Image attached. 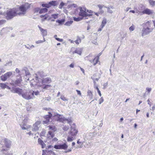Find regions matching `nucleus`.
<instances>
[{
    "label": "nucleus",
    "mask_w": 155,
    "mask_h": 155,
    "mask_svg": "<svg viewBox=\"0 0 155 155\" xmlns=\"http://www.w3.org/2000/svg\"><path fill=\"white\" fill-rule=\"evenodd\" d=\"M35 78H33L30 81L31 86H36L38 89L41 91L44 92L51 87L52 86L48 84L52 82L51 79L49 77L41 79L44 77L43 72L39 71L33 75Z\"/></svg>",
    "instance_id": "nucleus-1"
},
{
    "label": "nucleus",
    "mask_w": 155,
    "mask_h": 155,
    "mask_svg": "<svg viewBox=\"0 0 155 155\" xmlns=\"http://www.w3.org/2000/svg\"><path fill=\"white\" fill-rule=\"evenodd\" d=\"M30 4L26 3L16 8L17 15L21 16L25 15L27 11L30 8Z\"/></svg>",
    "instance_id": "nucleus-2"
},
{
    "label": "nucleus",
    "mask_w": 155,
    "mask_h": 155,
    "mask_svg": "<svg viewBox=\"0 0 155 155\" xmlns=\"http://www.w3.org/2000/svg\"><path fill=\"white\" fill-rule=\"evenodd\" d=\"M53 116L54 117V119H55L57 121L62 122L65 120L63 116L58 114L57 113L52 112V113H49L48 115L45 116V117L46 119V120L44 121V123L46 124L49 122L50 118Z\"/></svg>",
    "instance_id": "nucleus-3"
},
{
    "label": "nucleus",
    "mask_w": 155,
    "mask_h": 155,
    "mask_svg": "<svg viewBox=\"0 0 155 155\" xmlns=\"http://www.w3.org/2000/svg\"><path fill=\"white\" fill-rule=\"evenodd\" d=\"M16 8L8 9L6 12L3 14V17L7 19H11L17 15Z\"/></svg>",
    "instance_id": "nucleus-4"
},
{
    "label": "nucleus",
    "mask_w": 155,
    "mask_h": 155,
    "mask_svg": "<svg viewBox=\"0 0 155 155\" xmlns=\"http://www.w3.org/2000/svg\"><path fill=\"white\" fill-rule=\"evenodd\" d=\"M152 24V22L151 21H147L144 24L145 27L142 30V36L147 35L152 31L153 28L151 27Z\"/></svg>",
    "instance_id": "nucleus-5"
},
{
    "label": "nucleus",
    "mask_w": 155,
    "mask_h": 155,
    "mask_svg": "<svg viewBox=\"0 0 155 155\" xmlns=\"http://www.w3.org/2000/svg\"><path fill=\"white\" fill-rule=\"evenodd\" d=\"M80 12L79 13V15L83 18L86 17L88 16L91 18L92 16V14L93 11L90 10H88L85 7L79 8Z\"/></svg>",
    "instance_id": "nucleus-6"
},
{
    "label": "nucleus",
    "mask_w": 155,
    "mask_h": 155,
    "mask_svg": "<svg viewBox=\"0 0 155 155\" xmlns=\"http://www.w3.org/2000/svg\"><path fill=\"white\" fill-rule=\"evenodd\" d=\"M32 94L31 91L23 90L21 96L25 99L29 100L33 99V95Z\"/></svg>",
    "instance_id": "nucleus-7"
},
{
    "label": "nucleus",
    "mask_w": 155,
    "mask_h": 155,
    "mask_svg": "<svg viewBox=\"0 0 155 155\" xmlns=\"http://www.w3.org/2000/svg\"><path fill=\"white\" fill-rule=\"evenodd\" d=\"M86 60H89L91 62L93 63L94 65H95L97 63L99 59V56H97L93 59V55L90 54L85 58Z\"/></svg>",
    "instance_id": "nucleus-8"
},
{
    "label": "nucleus",
    "mask_w": 155,
    "mask_h": 155,
    "mask_svg": "<svg viewBox=\"0 0 155 155\" xmlns=\"http://www.w3.org/2000/svg\"><path fill=\"white\" fill-rule=\"evenodd\" d=\"M48 127L50 130L48 131L47 137L48 138L51 139L54 136V132L56 130V129L54 126H49Z\"/></svg>",
    "instance_id": "nucleus-9"
},
{
    "label": "nucleus",
    "mask_w": 155,
    "mask_h": 155,
    "mask_svg": "<svg viewBox=\"0 0 155 155\" xmlns=\"http://www.w3.org/2000/svg\"><path fill=\"white\" fill-rule=\"evenodd\" d=\"M12 74L13 73L12 71H8L4 75L1 76V79L3 81H6L7 79L11 77L12 76Z\"/></svg>",
    "instance_id": "nucleus-10"
},
{
    "label": "nucleus",
    "mask_w": 155,
    "mask_h": 155,
    "mask_svg": "<svg viewBox=\"0 0 155 155\" xmlns=\"http://www.w3.org/2000/svg\"><path fill=\"white\" fill-rule=\"evenodd\" d=\"M28 120V117H26L23 120V121L22 123L20 124L22 129L28 130L29 128H30V126L27 125L26 123Z\"/></svg>",
    "instance_id": "nucleus-11"
},
{
    "label": "nucleus",
    "mask_w": 155,
    "mask_h": 155,
    "mask_svg": "<svg viewBox=\"0 0 155 155\" xmlns=\"http://www.w3.org/2000/svg\"><path fill=\"white\" fill-rule=\"evenodd\" d=\"M75 125L73 124L71 127V130L69 133V134L72 136L73 137H75L78 133V131L76 129Z\"/></svg>",
    "instance_id": "nucleus-12"
},
{
    "label": "nucleus",
    "mask_w": 155,
    "mask_h": 155,
    "mask_svg": "<svg viewBox=\"0 0 155 155\" xmlns=\"http://www.w3.org/2000/svg\"><path fill=\"white\" fill-rule=\"evenodd\" d=\"M23 90L19 87H13L12 88L11 91L14 93H17L20 95H21Z\"/></svg>",
    "instance_id": "nucleus-13"
},
{
    "label": "nucleus",
    "mask_w": 155,
    "mask_h": 155,
    "mask_svg": "<svg viewBox=\"0 0 155 155\" xmlns=\"http://www.w3.org/2000/svg\"><path fill=\"white\" fill-rule=\"evenodd\" d=\"M68 147L66 143H64L62 144L55 145L54 148L56 149H63L65 150Z\"/></svg>",
    "instance_id": "nucleus-14"
},
{
    "label": "nucleus",
    "mask_w": 155,
    "mask_h": 155,
    "mask_svg": "<svg viewBox=\"0 0 155 155\" xmlns=\"http://www.w3.org/2000/svg\"><path fill=\"white\" fill-rule=\"evenodd\" d=\"M40 121H37L34 124L33 126L32 130L33 131L36 132L37 131L38 129V126L40 124Z\"/></svg>",
    "instance_id": "nucleus-15"
},
{
    "label": "nucleus",
    "mask_w": 155,
    "mask_h": 155,
    "mask_svg": "<svg viewBox=\"0 0 155 155\" xmlns=\"http://www.w3.org/2000/svg\"><path fill=\"white\" fill-rule=\"evenodd\" d=\"M142 13L143 14H146L148 15H152L154 13L153 10L148 8L145 9L142 12Z\"/></svg>",
    "instance_id": "nucleus-16"
},
{
    "label": "nucleus",
    "mask_w": 155,
    "mask_h": 155,
    "mask_svg": "<svg viewBox=\"0 0 155 155\" xmlns=\"http://www.w3.org/2000/svg\"><path fill=\"white\" fill-rule=\"evenodd\" d=\"M38 27L40 31L41 34L44 38L45 36H46L47 35V30L46 29H43L39 26H38Z\"/></svg>",
    "instance_id": "nucleus-17"
},
{
    "label": "nucleus",
    "mask_w": 155,
    "mask_h": 155,
    "mask_svg": "<svg viewBox=\"0 0 155 155\" xmlns=\"http://www.w3.org/2000/svg\"><path fill=\"white\" fill-rule=\"evenodd\" d=\"M21 72H22V75L24 74V73H25L26 76L29 75L30 74L29 71L28 70L27 68L26 67L22 68L21 70Z\"/></svg>",
    "instance_id": "nucleus-18"
},
{
    "label": "nucleus",
    "mask_w": 155,
    "mask_h": 155,
    "mask_svg": "<svg viewBox=\"0 0 155 155\" xmlns=\"http://www.w3.org/2000/svg\"><path fill=\"white\" fill-rule=\"evenodd\" d=\"M5 144L6 147L7 148H9L11 145V141L8 140L7 139H5Z\"/></svg>",
    "instance_id": "nucleus-19"
},
{
    "label": "nucleus",
    "mask_w": 155,
    "mask_h": 155,
    "mask_svg": "<svg viewBox=\"0 0 155 155\" xmlns=\"http://www.w3.org/2000/svg\"><path fill=\"white\" fill-rule=\"evenodd\" d=\"M97 6L99 8V13H101V14H103L104 12V11L103 10L102 8L104 7L106 8L104 5L102 4H99L97 5Z\"/></svg>",
    "instance_id": "nucleus-20"
},
{
    "label": "nucleus",
    "mask_w": 155,
    "mask_h": 155,
    "mask_svg": "<svg viewBox=\"0 0 155 155\" xmlns=\"http://www.w3.org/2000/svg\"><path fill=\"white\" fill-rule=\"evenodd\" d=\"M38 143L39 144H40L42 148H44L45 147V144L40 138H38Z\"/></svg>",
    "instance_id": "nucleus-21"
},
{
    "label": "nucleus",
    "mask_w": 155,
    "mask_h": 155,
    "mask_svg": "<svg viewBox=\"0 0 155 155\" xmlns=\"http://www.w3.org/2000/svg\"><path fill=\"white\" fill-rule=\"evenodd\" d=\"M107 23V19L104 18H103V19L102 21L101 25L100 26V27H101V28H103V27L105 26Z\"/></svg>",
    "instance_id": "nucleus-22"
},
{
    "label": "nucleus",
    "mask_w": 155,
    "mask_h": 155,
    "mask_svg": "<svg viewBox=\"0 0 155 155\" xmlns=\"http://www.w3.org/2000/svg\"><path fill=\"white\" fill-rule=\"evenodd\" d=\"M82 48H77L76 50L73 52V53H76L81 55L82 53Z\"/></svg>",
    "instance_id": "nucleus-23"
},
{
    "label": "nucleus",
    "mask_w": 155,
    "mask_h": 155,
    "mask_svg": "<svg viewBox=\"0 0 155 155\" xmlns=\"http://www.w3.org/2000/svg\"><path fill=\"white\" fill-rule=\"evenodd\" d=\"M58 14H52L51 15V17H50L49 18L48 20H49L50 19H51L52 18H54V19H56L58 18Z\"/></svg>",
    "instance_id": "nucleus-24"
},
{
    "label": "nucleus",
    "mask_w": 155,
    "mask_h": 155,
    "mask_svg": "<svg viewBox=\"0 0 155 155\" xmlns=\"http://www.w3.org/2000/svg\"><path fill=\"white\" fill-rule=\"evenodd\" d=\"M25 48L29 50H31L35 47L33 45H30L29 44L25 45Z\"/></svg>",
    "instance_id": "nucleus-25"
},
{
    "label": "nucleus",
    "mask_w": 155,
    "mask_h": 155,
    "mask_svg": "<svg viewBox=\"0 0 155 155\" xmlns=\"http://www.w3.org/2000/svg\"><path fill=\"white\" fill-rule=\"evenodd\" d=\"M15 71L16 73L19 74L18 75V76H21L22 75V72H21V71H20L18 68H16L15 70Z\"/></svg>",
    "instance_id": "nucleus-26"
},
{
    "label": "nucleus",
    "mask_w": 155,
    "mask_h": 155,
    "mask_svg": "<svg viewBox=\"0 0 155 155\" xmlns=\"http://www.w3.org/2000/svg\"><path fill=\"white\" fill-rule=\"evenodd\" d=\"M51 7L52 6H55L58 5V3L57 1H52L49 2Z\"/></svg>",
    "instance_id": "nucleus-27"
},
{
    "label": "nucleus",
    "mask_w": 155,
    "mask_h": 155,
    "mask_svg": "<svg viewBox=\"0 0 155 155\" xmlns=\"http://www.w3.org/2000/svg\"><path fill=\"white\" fill-rule=\"evenodd\" d=\"M74 137L69 134L67 138V141L69 142L72 141L74 140Z\"/></svg>",
    "instance_id": "nucleus-28"
},
{
    "label": "nucleus",
    "mask_w": 155,
    "mask_h": 155,
    "mask_svg": "<svg viewBox=\"0 0 155 155\" xmlns=\"http://www.w3.org/2000/svg\"><path fill=\"white\" fill-rule=\"evenodd\" d=\"M48 9L46 8L41 9L40 11V14L45 13L47 12Z\"/></svg>",
    "instance_id": "nucleus-29"
},
{
    "label": "nucleus",
    "mask_w": 155,
    "mask_h": 155,
    "mask_svg": "<svg viewBox=\"0 0 155 155\" xmlns=\"http://www.w3.org/2000/svg\"><path fill=\"white\" fill-rule=\"evenodd\" d=\"M20 78L16 80L15 83L16 84H18L20 83L22 81V78L21 76H19Z\"/></svg>",
    "instance_id": "nucleus-30"
},
{
    "label": "nucleus",
    "mask_w": 155,
    "mask_h": 155,
    "mask_svg": "<svg viewBox=\"0 0 155 155\" xmlns=\"http://www.w3.org/2000/svg\"><path fill=\"white\" fill-rule=\"evenodd\" d=\"M32 94L33 95V99L35 98L34 95L37 96L39 94V92L38 91H31Z\"/></svg>",
    "instance_id": "nucleus-31"
},
{
    "label": "nucleus",
    "mask_w": 155,
    "mask_h": 155,
    "mask_svg": "<svg viewBox=\"0 0 155 155\" xmlns=\"http://www.w3.org/2000/svg\"><path fill=\"white\" fill-rule=\"evenodd\" d=\"M42 6L43 7L47 8H49L51 7V6L49 2L48 3H44L42 5Z\"/></svg>",
    "instance_id": "nucleus-32"
},
{
    "label": "nucleus",
    "mask_w": 155,
    "mask_h": 155,
    "mask_svg": "<svg viewBox=\"0 0 155 155\" xmlns=\"http://www.w3.org/2000/svg\"><path fill=\"white\" fill-rule=\"evenodd\" d=\"M73 22V21H72L71 20V21H68L65 23L64 25H65L68 26H69L72 24Z\"/></svg>",
    "instance_id": "nucleus-33"
},
{
    "label": "nucleus",
    "mask_w": 155,
    "mask_h": 155,
    "mask_svg": "<svg viewBox=\"0 0 155 155\" xmlns=\"http://www.w3.org/2000/svg\"><path fill=\"white\" fill-rule=\"evenodd\" d=\"M135 29V26L133 24H132V25L129 27V30L130 32H132L134 31Z\"/></svg>",
    "instance_id": "nucleus-34"
},
{
    "label": "nucleus",
    "mask_w": 155,
    "mask_h": 155,
    "mask_svg": "<svg viewBox=\"0 0 155 155\" xmlns=\"http://www.w3.org/2000/svg\"><path fill=\"white\" fill-rule=\"evenodd\" d=\"M0 86L2 89H5L7 87V85L4 83H0Z\"/></svg>",
    "instance_id": "nucleus-35"
},
{
    "label": "nucleus",
    "mask_w": 155,
    "mask_h": 155,
    "mask_svg": "<svg viewBox=\"0 0 155 155\" xmlns=\"http://www.w3.org/2000/svg\"><path fill=\"white\" fill-rule=\"evenodd\" d=\"M46 40H45V39L44 38H43V40H38V41H35V43L36 44H39L40 43H43V42H44Z\"/></svg>",
    "instance_id": "nucleus-36"
},
{
    "label": "nucleus",
    "mask_w": 155,
    "mask_h": 155,
    "mask_svg": "<svg viewBox=\"0 0 155 155\" xmlns=\"http://www.w3.org/2000/svg\"><path fill=\"white\" fill-rule=\"evenodd\" d=\"M77 7V5L74 4H71L68 6V8H76Z\"/></svg>",
    "instance_id": "nucleus-37"
},
{
    "label": "nucleus",
    "mask_w": 155,
    "mask_h": 155,
    "mask_svg": "<svg viewBox=\"0 0 155 155\" xmlns=\"http://www.w3.org/2000/svg\"><path fill=\"white\" fill-rule=\"evenodd\" d=\"M64 21L65 20L64 19H62L61 20H58L56 21V22L59 23V24H61L64 23Z\"/></svg>",
    "instance_id": "nucleus-38"
},
{
    "label": "nucleus",
    "mask_w": 155,
    "mask_h": 155,
    "mask_svg": "<svg viewBox=\"0 0 155 155\" xmlns=\"http://www.w3.org/2000/svg\"><path fill=\"white\" fill-rule=\"evenodd\" d=\"M82 19V18L81 17H74V21H81Z\"/></svg>",
    "instance_id": "nucleus-39"
},
{
    "label": "nucleus",
    "mask_w": 155,
    "mask_h": 155,
    "mask_svg": "<svg viewBox=\"0 0 155 155\" xmlns=\"http://www.w3.org/2000/svg\"><path fill=\"white\" fill-rule=\"evenodd\" d=\"M81 40L80 38H78L77 39L74 41L77 44H79L81 42Z\"/></svg>",
    "instance_id": "nucleus-40"
},
{
    "label": "nucleus",
    "mask_w": 155,
    "mask_h": 155,
    "mask_svg": "<svg viewBox=\"0 0 155 155\" xmlns=\"http://www.w3.org/2000/svg\"><path fill=\"white\" fill-rule=\"evenodd\" d=\"M12 65V61H9L7 62L6 64L4 65L5 66H11Z\"/></svg>",
    "instance_id": "nucleus-41"
},
{
    "label": "nucleus",
    "mask_w": 155,
    "mask_h": 155,
    "mask_svg": "<svg viewBox=\"0 0 155 155\" xmlns=\"http://www.w3.org/2000/svg\"><path fill=\"white\" fill-rule=\"evenodd\" d=\"M60 98L64 101H68V99L63 95H61Z\"/></svg>",
    "instance_id": "nucleus-42"
},
{
    "label": "nucleus",
    "mask_w": 155,
    "mask_h": 155,
    "mask_svg": "<svg viewBox=\"0 0 155 155\" xmlns=\"http://www.w3.org/2000/svg\"><path fill=\"white\" fill-rule=\"evenodd\" d=\"M149 3L150 5L154 6L155 4V1H153V0H149Z\"/></svg>",
    "instance_id": "nucleus-43"
},
{
    "label": "nucleus",
    "mask_w": 155,
    "mask_h": 155,
    "mask_svg": "<svg viewBox=\"0 0 155 155\" xmlns=\"http://www.w3.org/2000/svg\"><path fill=\"white\" fill-rule=\"evenodd\" d=\"M40 8H36L34 9V12L35 13H38L39 12L40 14Z\"/></svg>",
    "instance_id": "nucleus-44"
},
{
    "label": "nucleus",
    "mask_w": 155,
    "mask_h": 155,
    "mask_svg": "<svg viewBox=\"0 0 155 155\" xmlns=\"http://www.w3.org/2000/svg\"><path fill=\"white\" fill-rule=\"evenodd\" d=\"M104 101V99L103 98V97H101L99 100V104H101L102 103H103Z\"/></svg>",
    "instance_id": "nucleus-45"
},
{
    "label": "nucleus",
    "mask_w": 155,
    "mask_h": 155,
    "mask_svg": "<svg viewBox=\"0 0 155 155\" xmlns=\"http://www.w3.org/2000/svg\"><path fill=\"white\" fill-rule=\"evenodd\" d=\"M87 94L88 95L90 96L91 98H92V93L91 91L90 90H88L87 91Z\"/></svg>",
    "instance_id": "nucleus-46"
},
{
    "label": "nucleus",
    "mask_w": 155,
    "mask_h": 155,
    "mask_svg": "<svg viewBox=\"0 0 155 155\" xmlns=\"http://www.w3.org/2000/svg\"><path fill=\"white\" fill-rule=\"evenodd\" d=\"M5 71L3 68H0V75L2 73H4Z\"/></svg>",
    "instance_id": "nucleus-47"
},
{
    "label": "nucleus",
    "mask_w": 155,
    "mask_h": 155,
    "mask_svg": "<svg viewBox=\"0 0 155 155\" xmlns=\"http://www.w3.org/2000/svg\"><path fill=\"white\" fill-rule=\"evenodd\" d=\"M64 5L65 4L63 2H61L59 5V8H62Z\"/></svg>",
    "instance_id": "nucleus-48"
},
{
    "label": "nucleus",
    "mask_w": 155,
    "mask_h": 155,
    "mask_svg": "<svg viewBox=\"0 0 155 155\" xmlns=\"http://www.w3.org/2000/svg\"><path fill=\"white\" fill-rule=\"evenodd\" d=\"M146 91L148 92V93H149L152 90V88L151 87H147L146 88Z\"/></svg>",
    "instance_id": "nucleus-49"
},
{
    "label": "nucleus",
    "mask_w": 155,
    "mask_h": 155,
    "mask_svg": "<svg viewBox=\"0 0 155 155\" xmlns=\"http://www.w3.org/2000/svg\"><path fill=\"white\" fill-rule=\"evenodd\" d=\"M95 75H96V74H94L91 77H93V78L94 79V81H98L100 78V77H99L98 78H95Z\"/></svg>",
    "instance_id": "nucleus-50"
},
{
    "label": "nucleus",
    "mask_w": 155,
    "mask_h": 155,
    "mask_svg": "<svg viewBox=\"0 0 155 155\" xmlns=\"http://www.w3.org/2000/svg\"><path fill=\"white\" fill-rule=\"evenodd\" d=\"M91 78L93 80V83H94V87L96 86L97 85L96 84V82L95 81H94V79L93 78V77H91Z\"/></svg>",
    "instance_id": "nucleus-51"
},
{
    "label": "nucleus",
    "mask_w": 155,
    "mask_h": 155,
    "mask_svg": "<svg viewBox=\"0 0 155 155\" xmlns=\"http://www.w3.org/2000/svg\"><path fill=\"white\" fill-rule=\"evenodd\" d=\"M6 22V21L4 20H0V25H2L4 24Z\"/></svg>",
    "instance_id": "nucleus-52"
},
{
    "label": "nucleus",
    "mask_w": 155,
    "mask_h": 155,
    "mask_svg": "<svg viewBox=\"0 0 155 155\" xmlns=\"http://www.w3.org/2000/svg\"><path fill=\"white\" fill-rule=\"evenodd\" d=\"M69 128V127L68 126H65L63 128V129L64 130H67Z\"/></svg>",
    "instance_id": "nucleus-53"
},
{
    "label": "nucleus",
    "mask_w": 155,
    "mask_h": 155,
    "mask_svg": "<svg viewBox=\"0 0 155 155\" xmlns=\"http://www.w3.org/2000/svg\"><path fill=\"white\" fill-rule=\"evenodd\" d=\"M49 17V15H46L45 16V17L43 18H42L41 20L42 21H44L45 20H46L47 19V18Z\"/></svg>",
    "instance_id": "nucleus-54"
},
{
    "label": "nucleus",
    "mask_w": 155,
    "mask_h": 155,
    "mask_svg": "<svg viewBox=\"0 0 155 155\" xmlns=\"http://www.w3.org/2000/svg\"><path fill=\"white\" fill-rule=\"evenodd\" d=\"M93 14H94L96 15H97V16H99V14H101V13H99V11L98 12H93V13L92 14V16L93 15Z\"/></svg>",
    "instance_id": "nucleus-55"
},
{
    "label": "nucleus",
    "mask_w": 155,
    "mask_h": 155,
    "mask_svg": "<svg viewBox=\"0 0 155 155\" xmlns=\"http://www.w3.org/2000/svg\"><path fill=\"white\" fill-rule=\"evenodd\" d=\"M66 121L67 122V123L68 124H71L72 122V120L71 119H67Z\"/></svg>",
    "instance_id": "nucleus-56"
},
{
    "label": "nucleus",
    "mask_w": 155,
    "mask_h": 155,
    "mask_svg": "<svg viewBox=\"0 0 155 155\" xmlns=\"http://www.w3.org/2000/svg\"><path fill=\"white\" fill-rule=\"evenodd\" d=\"M1 7H0V15H1L0 17H3V12L2 10H1Z\"/></svg>",
    "instance_id": "nucleus-57"
},
{
    "label": "nucleus",
    "mask_w": 155,
    "mask_h": 155,
    "mask_svg": "<svg viewBox=\"0 0 155 155\" xmlns=\"http://www.w3.org/2000/svg\"><path fill=\"white\" fill-rule=\"evenodd\" d=\"M72 148H73L72 147L70 149H69L68 150H67V151H64V153H67L69 152H71V150H72Z\"/></svg>",
    "instance_id": "nucleus-58"
},
{
    "label": "nucleus",
    "mask_w": 155,
    "mask_h": 155,
    "mask_svg": "<svg viewBox=\"0 0 155 155\" xmlns=\"http://www.w3.org/2000/svg\"><path fill=\"white\" fill-rule=\"evenodd\" d=\"M8 149L7 148L5 149L4 147H3L2 149L1 150L2 152H4L5 151H6L8 150Z\"/></svg>",
    "instance_id": "nucleus-59"
},
{
    "label": "nucleus",
    "mask_w": 155,
    "mask_h": 155,
    "mask_svg": "<svg viewBox=\"0 0 155 155\" xmlns=\"http://www.w3.org/2000/svg\"><path fill=\"white\" fill-rule=\"evenodd\" d=\"M74 64L73 63L69 65V67L71 68H74Z\"/></svg>",
    "instance_id": "nucleus-60"
},
{
    "label": "nucleus",
    "mask_w": 155,
    "mask_h": 155,
    "mask_svg": "<svg viewBox=\"0 0 155 155\" xmlns=\"http://www.w3.org/2000/svg\"><path fill=\"white\" fill-rule=\"evenodd\" d=\"M107 12L109 13H112L113 12V11L109 8H108Z\"/></svg>",
    "instance_id": "nucleus-61"
},
{
    "label": "nucleus",
    "mask_w": 155,
    "mask_h": 155,
    "mask_svg": "<svg viewBox=\"0 0 155 155\" xmlns=\"http://www.w3.org/2000/svg\"><path fill=\"white\" fill-rule=\"evenodd\" d=\"M56 40L60 42H62L63 41V39H61L59 38H56Z\"/></svg>",
    "instance_id": "nucleus-62"
},
{
    "label": "nucleus",
    "mask_w": 155,
    "mask_h": 155,
    "mask_svg": "<svg viewBox=\"0 0 155 155\" xmlns=\"http://www.w3.org/2000/svg\"><path fill=\"white\" fill-rule=\"evenodd\" d=\"M135 12H136L138 14H140L141 13V12L140 11L137 10V9L135 10Z\"/></svg>",
    "instance_id": "nucleus-63"
},
{
    "label": "nucleus",
    "mask_w": 155,
    "mask_h": 155,
    "mask_svg": "<svg viewBox=\"0 0 155 155\" xmlns=\"http://www.w3.org/2000/svg\"><path fill=\"white\" fill-rule=\"evenodd\" d=\"M3 155H12V153L11 152H7V154H4Z\"/></svg>",
    "instance_id": "nucleus-64"
}]
</instances>
